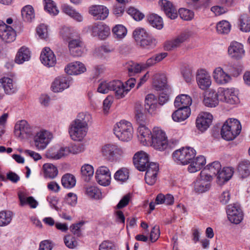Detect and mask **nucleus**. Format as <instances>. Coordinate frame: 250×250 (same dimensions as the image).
Returning a JSON list of instances; mask_svg holds the SVG:
<instances>
[{
	"mask_svg": "<svg viewBox=\"0 0 250 250\" xmlns=\"http://www.w3.org/2000/svg\"><path fill=\"white\" fill-rule=\"evenodd\" d=\"M221 169V165L218 161H215L208 165L201 172H205L208 175L217 176Z\"/></svg>",
	"mask_w": 250,
	"mask_h": 250,
	"instance_id": "obj_40",
	"label": "nucleus"
},
{
	"mask_svg": "<svg viewBox=\"0 0 250 250\" xmlns=\"http://www.w3.org/2000/svg\"><path fill=\"white\" fill-rule=\"evenodd\" d=\"M157 43L156 40L148 34L139 44L142 47L146 49H150L154 47Z\"/></svg>",
	"mask_w": 250,
	"mask_h": 250,
	"instance_id": "obj_51",
	"label": "nucleus"
},
{
	"mask_svg": "<svg viewBox=\"0 0 250 250\" xmlns=\"http://www.w3.org/2000/svg\"><path fill=\"white\" fill-rule=\"evenodd\" d=\"M146 166L145 175L146 182L148 185L152 186L156 181L159 166L157 164L153 162L148 163Z\"/></svg>",
	"mask_w": 250,
	"mask_h": 250,
	"instance_id": "obj_15",
	"label": "nucleus"
},
{
	"mask_svg": "<svg viewBox=\"0 0 250 250\" xmlns=\"http://www.w3.org/2000/svg\"><path fill=\"white\" fill-rule=\"evenodd\" d=\"M52 134L46 130L37 133L34 137V145L38 150L44 149L52 138Z\"/></svg>",
	"mask_w": 250,
	"mask_h": 250,
	"instance_id": "obj_10",
	"label": "nucleus"
},
{
	"mask_svg": "<svg viewBox=\"0 0 250 250\" xmlns=\"http://www.w3.org/2000/svg\"><path fill=\"white\" fill-rule=\"evenodd\" d=\"M219 100L218 92H216L213 90H210L205 96L203 103L206 106L214 107L218 104Z\"/></svg>",
	"mask_w": 250,
	"mask_h": 250,
	"instance_id": "obj_31",
	"label": "nucleus"
},
{
	"mask_svg": "<svg viewBox=\"0 0 250 250\" xmlns=\"http://www.w3.org/2000/svg\"><path fill=\"white\" fill-rule=\"evenodd\" d=\"M70 53L74 57H80L83 52V44L79 38L72 39L68 42Z\"/></svg>",
	"mask_w": 250,
	"mask_h": 250,
	"instance_id": "obj_21",
	"label": "nucleus"
},
{
	"mask_svg": "<svg viewBox=\"0 0 250 250\" xmlns=\"http://www.w3.org/2000/svg\"><path fill=\"white\" fill-rule=\"evenodd\" d=\"M192 100L188 95L181 94L178 96L174 101V105L176 107L189 108Z\"/></svg>",
	"mask_w": 250,
	"mask_h": 250,
	"instance_id": "obj_37",
	"label": "nucleus"
},
{
	"mask_svg": "<svg viewBox=\"0 0 250 250\" xmlns=\"http://www.w3.org/2000/svg\"><path fill=\"white\" fill-rule=\"evenodd\" d=\"M228 54L231 58L235 59L242 58L245 55L243 44L236 41L232 42L228 47Z\"/></svg>",
	"mask_w": 250,
	"mask_h": 250,
	"instance_id": "obj_19",
	"label": "nucleus"
},
{
	"mask_svg": "<svg viewBox=\"0 0 250 250\" xmlns=\"http://www.w3.org/2000/svg\"><path fill=\"white\" fill-rule=\"evenodd\" d=\"M195 155L196 151L193 148L188 147L175 151L173 153V157L175 161L187 165L195 157Z\"/></svg>",
	"mask_w": 250,
	"mask_h": 250,
	"instance_id": "obj_6",
	"label": "nucleus"
},
{
	"mask_svg": "<svg viewBox=\"0 0 250 250\" xmlns=\"http://www.w3.org/2000/svg\"><path fill=\"white\" fill-rule=\"evenodd\" d=\"M112 32L115 38L121 40L126 36L127 30L123 25L118 24L113 28Z\"/></svg>",
	"mask_w": 250,
	"mask_h": 250,
	"instance_id": "obj_50",
	"label": "nucleus"
},
{
	"mask_svg": "<svg viewBox=\"0 0 250 250\" xmlns=\"http://www.w3.org/2000/svg\"><path fill=\"white\" fill-rule=\"evenodd\" d=\"M167 142L165 132L159 127H154L150 145L156 149L163 150L167 147Z\"/></svg>",
	"mask_w": 250,
	"mask_h": 250,
	"instance_id": "obj_5",
	"label": "nucleus"
},
{
	"mask_svg": "<svg viewBox=\"0 0 250 250\" xmlns=\"http://www.w3.org/2000/svg\"><path fill=\"white\" fill-rule=\"evenodd\" d=\"M241 125L236 119L227 120L222 127L221 135L222 137L227 141L234 139L241 132Z\"/></svg>",
	"mask_w": 250,
	"mask_h": 250,
	"instance_id": "obj_2",
	"label": "nucleus"
},
{
	"mask_svg": "<svg viewBox=\"0 0 250 250\" xmlns=\"http://www.w3.org/2000/svg\"><path fill=\"white\" fill-rule=\"evenodd\" d=\"M81 173L84 176L90 177L94 174V168L92 166L85 164L81 167Z\"/></svg>",
	"mask_w": 250,
	"mask_h": 250,
	"instance_id": "obj_62",
	"label": "nucleus"
},
{
	"mask_svg": "<svg viewBox=\"0 0 250 250\" xmlns=\"http://www.w3.org/2000/svg\"><path fill=\"white\" fill-rule=\"evenodd\" d=\"M89 13L96 20H104L108 15V9L103 5H92L89 8Z\"/></svg>",
	"mask_w": 250,
	"mask_h": 250,
	"instance_id": "obj_22",
	"label": "nucleus"
},
{
	"mask_svg": "<svg viewBox=\"0 0 250 250\" xmlns=\"http://www.w3.org/2000/svg\"><path fill=\"white\" fill-rule=\"evenodd\" d=\"M227 213L229 220L234 224H239L243 218L240 206L238 204H230L227 206Z\"/></svg>",
	"mask_w": 250,
	"mask_h": 250,
	"instance_id": "obj_9",
	"label": "nucleus"
},
{
	"mask_svg": "<svg viewBox=\"0 0 250 250\" xmlns=\"http://www.w3.org/2000/svg\"><path fill=\"white\" fill-rule=\"evenodd\" d=\"M0 37L3 41L11 42L16 39V33L11 26L0 21Z\"/></svg>",
	"mask_w": 250,
	"mask_h": 250,
	"instance_id": "obj_14",
	"label": "nucleus"
},
{
	"mask_svg": "<svg viewBox=\"0 0 250 250\" xmlns=\"http://www.w3.org/2000/svg\"><path fill=\"white\" fill-rule=\"evenodd\" d=\"M188 37V35L186 33H183L175 39L167 41L165 44V49L170 51L175 49L180 46V44L184 42Z\"/></svg>",
	"mask_w": 250,
	"mask_h": 250,
	"instance_id": "obj_25",
	"label": "nucleus"
},
{
	"mask_svg": "<svg viewBox=\"0 0 250 250\" xmlns=\"http://www.w3.org/2000/svg\"><path fill=\"white\" fill-rule=\"evenodd\" d=\"M124 152V149L116 144L105 145L102 149L103 156L111 162L118 161L123 156Z\"/></svg>",
	"mask_w": 250,
	"mask_h": 250,
	"instance_id": "obj_4",
	"label": "nucleus"
},
{
	"mask_svg": "<svg viewBox=\"0 0 250 250\" xmlns=\"http://www.w3.org/2000/svg\"><path fill=\"white\" fill-rule=\"evenodd\" d=\"M13 213L9 210L0 212V226L8 225L11 221Z\"/></svg>",
	"mask_w": 250,
	"mask_h": 250,
	"instance_id": "obj_48",
	"label": "nucleus"
},
{
	"mask_svg": "<svg viewBox=\"0 0 250 250\" xmlns=\"http://www.w3.org/2000/svg\"><path fill=\"white\" fill-rule=\"evenodd\" d=\"M66 152L65 147H61L59 148L51 147L47 150L46 155L49 159L58 160L66 156Z\"/></svg>",
	"mask_w": 250,
	"mask_h": 250,
	"instance_id": "obj_33",
	"label": "nucleus"
},
{
	"mask_svg": "<svg viewBox=\"0 0 250 250\" xmlns=\"http://www.w3.org/2000/svg\"><path fill=\"white\" fill-rule=\"evenodd\" d=\"M91 120V115L88 113H80L77 118L73 122L87 127L88 123Z\"/></svg>",
	"mask_w": 250,
	"mask_h": 250,
	"instance_id": "obj_49",
	"label": "nucleus"
},
{
	"mask_svg": "<svg viewBox=\"0 0 250 250\" xmlns=\"http://www.w3.org/2000/svg\"><path fill=\"white\" fill-rule=\"evenodd\" d=\"M114 133L122 141H128L133 137V129L131 124L126 121L122 120L114 126Z\"/></svg>",
	"mask_w": 250,
	"mask_h": 250,
	"instance_id": "obj_3",
	"label": "nucleus"
},
{
	"mask_svg": "<svg viewBox=\"0 0 250 250\" xmlns=\"http://www.w3.org/2000/svg\"><path fill=\"white\" fill-rule=\"evenodd\" d=\"M40 59L42 62L48 67L53 66L56 62L55 56L49 47H45L41 53Z\"/></svg>",
	"mask_w": 250,
	"mask_h": 250,
	"instance_id": "obj_24",
	"label": "nucleus"
},
{
	"mask_svg": "<svg viewBox=\"0 0 250 250\" xmlns=\"http://www.w3.org/2000/svg\"><path fill=\"white\" fill-rule=\"evenodd\" d=\"M179 14L181 18L185 21H190L194 16L192 11L183 8L179 9Z\"/></svg>",
	"mask_w": 250,
	"mask_h": 250,
	"instance_id": "obj_58",
	"label": "nucleus"
},
{
	"mask_svg": "<svg viewBox=\"0 0 250 250\" xmlns=\"http://www.w3.org/2000/svg\"><path fill=\"white\" fill-rule=\"evenodd\" d=\"M149 163L148 155L144 151H139L133 157V163L135 167L140 171H145Z\"/></svg>",
	"mask_w": 250,
	"mask_h": 250,
	"instance_id": "obj_17",
	"label": "nucleus"
},
{
	"mask_svg": "<svg viewBox=\"0 0 250 250\" xmlns=\"http://www.w3.org/2000/svg\"><path fill=\"white\" fill-rule=\"evenodd\" d=\"M206 163V158L204 156L194 158L190 161L188 170L190 173H194L200 170Z\"/></svg>",
	"mask_w": 250,
	"mask_h": 250,
	"instance_id": "obj_29",
	"label": "nucleus"
},
{
	"mask_svg": "<svg viewBox=\"0 0 250 250\" xmlns=\"http://www.w3.org/2000/svg\"><path fill=\"white\" fill-rule=\"evenodd\" d=\"M21 12L22 17L25 21L30 22L35 18L34 10L31 5L25 6L22 8Z\"/></svg>",
	"mask_w": 250,
	"mask_h": 250,
	"instance_id": "obj_45",
	"label": "nucleus"
},
{
	"mask_svg": "<svg viewBox=\"0 0 250 250\" xmlns=\"http://www.w3.org/2000/svg\"><path fill=\"white\" fill-rule=\"evenodd\" d=\"M213 76L216 82L220 84H226L231 80V77L220 67L214 69Z\"/></svg>",
	"mask_w": 250,
	"mask_h": 250,
	"instance_id": "obj_30",
	"label": "nucleus"
},
{
	"mask_svg": "<svg viewBox=\"0 0 250 250\" xmlns=\"http://www.w3.org/2000/svg\"><path fill=\"white\" fill-rule=\"evenodd\" d=\"M18 196L21 206L28 205L31 208H35L38 206V202L32 196L26 197L24 193L21 192L18 193Z\"/></svg>",
	"mask_w": 250,
	"mask_h": 250,
	"instance_id": "obj_39",
	"label": "nucleus"
},
{
	"mask_svg": "<svg viewBox=\"0 0 250 250\" xmlns=\"http://www.w3.org/2000/svg\"><path fill=\"white\" fill-rule=\"evenodd\" d=\"M110 90L114 91L115 96L117 99H121L128 93L129 90L125 89L123 83L118 80L109 82H102L97 89L98 92L103 94L107 93Z\"/></svg>",
	"mask_w": 250,
	"mask_h": 250,
	"instance_id": "obj_1",
	"label": "nucleus"
},
{
	"mask_svg": "<svg viewBox=\"0 0 250 250\" xmlns=\"http://www.w3.org/2000/svg\"><path fill=\"white\" fill-rule=\"evenodd\" d=\"M181 72L187 83H190L193 80V71L190 68L184 67L182 69Z\"/></svg>",
	"mask_w": 250,
	"mask_h": 250,
	"instance_id": "obj_61",
	"label": "nucleus"
},
{
	"mask_svg": "<svg viewBox=\"0 0 250 250\" xmlns=\"http://www.w3.org/2000/svg\"><path fill=\"white\" fill-rule=\"evenodd\" d=\"M65 71L68 75H79L84 72L86 68L84 65L80 62H76L68 64L65 68Z\"/></svg>",
	"mask_w": 250,
	"mask_h": 250,
	"instance_id": "obj_28",
	"label": "nucleus"
},
{
	"mask_svg": "<svg viewBox=\"0 0 250 250\" xmlns=\"http://www.w3.org/2000/svg\"><path fill=\"white\" fill-rule=\"evenodd\" d=\"M135 118L139 126H146L148 122L146 115L141 111H137Z\"/></svg>",
	"mask_w": 250,
	"mask_h": 250,
	"instance_id": "obj_63",
	"label": "nucleus"
},
{
	"mask_svg": "<svg viewBox=\"0 0 250 250\" xmlns=\"http://www.w3.org/2000/svg\"><path fill=\"white\" fill-rule=\"evenodd\" d=\"M217 91L220 101L230 104H235L239 102L238 91L234 88L220 87Z\"/></svg>",
	"mask_w": 250,
	"mask_h": 250,
	"instance_id": "obj_8",
	"label": "nucleus"
},
{
	"mask_svg": "<svg viewBox=\"0 0 250 250\" xmlns=\"http://www.w3.org/2000/svg\"><path fill=\"white\" fill-rule=\"evenodd\" d=\"M233 170L230 167H224L219 172L217 176V182L219 184H222L229 181L232 177Z\"/></svg>",
	"mask_w": 250,
	"mask_h": 250,
	"instance_id": "obj_36",
	"label": "nucleus"
},
{
	"mask_svg": "<svg viewBox=\"0 0 250 250\" xmlns=\"http://www.w3.org/2000/svg\"><path fill=\"white\" fill-rule=\"evenodd\" d=\"M114 179L118 181L124 182L129 177V172L127 168H122L116 172L114 176Z\"/></svg>",
	"mask_w": 250,
	"mask_h": 250,
	"instance_id": "obj_52",
	"label": "nucleus"
},
{
	"mask_svg": "<svg viewBox=\"0 0 250 250\" xmlns=\"http://www.w3.org/2000/svg\"><path fill=\"white\" fill-rule=\"evenodd\" d=\"M148 34L145 29L141 28H136L133 33V37L138 44L146 38Z\"/></svg>",
	"mask_w": 250,
	"mask_h": 250,
	"instance_id": "obj_56",
	"label": "nucleus"
},
{
	"mask_svg": "<svg viewBox=\"0 0 250 250\" xmlns=\"http://www.w3.org/2000/svg\"><path fill=\"white\" fill-rule=\"evenodd\" d=\"M44 176L50 179H53L58 173L56 167L52 164H45L43 166Z\"/></svg>",
	"mask_w": 250,
	"mask_h": 250,
	"instance_id": "obj_43",
	"label": "nucleus"
},
{
	"mask_svg": "<svg viewBox=\"0 0 250 250\" xmlns=\"http://www.w3.org/2000/svg\"><path fill=\"white\" fill-rule=\"evenodd\" d=\"M167 78L163 74H157L154 76L153 85L157 90H163L167 86Z\"/></svg>",
	"mask_w": 250,
	"mask_h": 250,
	"instance_id": "obj_38",
	"label": "nucleus"
},
{
	"mask_svg": "<svg viewBox=\"0 0 250 250\" xmlns=\"http://www.w3.org/2000/svg\"><path fill=\"white\" fill-rule=\"evenodd\" d=\"M95 177L97 183L103 186H107L110 184L111 172L105 166L99 167L96 171Z\"/></svg>",
	"mask_w": 250,
	"mask_h": 250,
	"instance_id": "obj_12",
	"label": "nucleus"
},
{
	"mask_svg": "<svg viewBox=\"0 0 250 250\" xmlns=\"http://www.w3.org/2000/svg\"><path fill=\"white\" fill-rule=\"evenodd\" d=\"M91 31L93 36L98 37L101 40L105 39L110 33L109 27L101 22L93 25Z\"/></svg>",
	"mask_w": 250,
	"mask_h": 250,
	"instance_id": "obj_18",
	"label": "nucleus"
},
{
	"mask_svg": "<svg viewBox=\"0 0 250 250\" xmlns=\"http://www.w3.org/2000/svg\"><path fill=\"white\" fill-rule=\"evenodd\" d=\"M138 138L144 145L150 144V141H152V133L146 125L138 126Z\"/></svg>",
	"mask_w": 250,
	"mask_h": 250,
	"instance_id": "obj_27",
	"label": "nucleus"
},
{
	"mask_svg": "<svg viewBox=\"0 0 250 250\" xmlns=\"http://www.w3.org/2000/svg\"><path fill=\"white\" fill-rule=\"evenodd\" d=\"M44 9L49 14L53 15H56L59 13V10L52 0H44Z\"/></svg>",
	"mask_w": 250,
	"mask_h": 250,
	"instance_id": "obj_57",
	"label": "nucleus"
},
{
	"mask_svg": "<svg viewBox=\"0 0 250 250\" xmlns=\"http://www.w3.org/2000/svg\"><path fill=\"white\" fill-rule=\"evenodd\" d=\"M62 186L66 188H73L76 183L75 176L70 173H66L62 176L61 179Z\"/></svg>",
	"mask_w": 250,
	"mask_h": 250,
	"instance_id": "obj_42",
	"label": "nucleus"
},
{
	"mask_svg": "<svg viewBox=\"0 0 250 250\" xmlns=\"http://www.w3.org/2000/svg\"><path fill=\"white\" fill-rule=\"evenodd\" d=\"M213 119L212 115L208 112L199 114L196 120V126L201 131L206 130L210 125Z\"/></svg>",
	"mask_w": 250,
	"mask_h": 250,
	"instance_id": "obj_16",
	"label": "nucleus"
},
{
	"mask_svg": "<svg viewBox=\"0 0 250 250\" xmlns=\"http://www.w3.org/2000/svg\"><path fill=\"white\" fill-rule=\"evenodd\" d=\"M30 57L31 52L29 48L23 46L18 50L15 61L17 63L22 64L24 62L29 61Z\"/></svg>",
	"mask_w": 250,
	"mask_h": 250,
	"instance_id": "obj_35",
	"label": "nucleus"
},
{
	"mask_svg": "<svg viewBox=\"0 0 250 250\" xmlns=\"http://www.w3.org/2000/svg\"><path fill=\"white\" fill-rule=\"evenodd\" d=\"M99 250H115V247L113 243L104 241L100 244Z\"/></svg>",
	"mask_w": 250,
	"mask_h": 250,
	"instance_id": "obj_64",
	"label": "nucleus"
},
{
	"mask_svg": "<svg viewBox=\"0 0 250 250\" xmlns=\"http://www.w3.org/2000/svg\"><path fill=\"white\" fill-rule=\"evenodd\" d=\"M87 127L73 122L69 127V134L72 140L81 141L86 135Z\"/></svg>",
	"mask_w": 250,
	"mask_h": 250,
	"instance_id": "obj_11",
	"label": "nucleus"
},
{
	"mask_svg": "<svg viewBox=\"0 0 250 250\" xmlns=\"http://www.w3.org/2000/svg\"><path fill=\"white\" fill-rule=\"evenodd\" d=\"M125 68L127 69L129 75L131 76L140 72L143 67L137 63L130 62L126 64Z\"/></svg>",
	"mask_w": 250,
	"mask_h": 250,
	"instance_id": "obj_54",
	"label": "nucleus"
},
{
	"mask_svg": "<svg viewBox=\"0 0 250 250\" xmlns=\"http://www.w3.org/2000/svg\"><path fill=\"white\" fill-rule=\"evenodd\" d=\"M240 29L245 32H250V17L247 14L241 15L239 19Z\"/></svg>",
	"mask_w": 250,
	"mask_h": 250,
	"instance_id": "obj_44",
	"label": "nucleus"
},
{
	"mask_svg": "<svg viewBox=\"0 0 250 250\" xmlns=\"http://www.w3.org/2000/svg\"><path fill=\"white\" fill-rule=\"evenodd\" d=\"M86 193L90 198L95 199H100L102 198V192L100 189L96 187L90 186L87 188Z\"/></svg>",
	"mask_w": 250,
	"mask_h": 250,
	"instance_id": "obj_55",
	"label": "nucleus"
},
{
	"mask_svg": "<svg viewBox=\"0 0 250 250\" xmlns=\"http://www.w3.org/2000/svg\"><path fill=\"white\" fill-rule=\"evenodd\" d=\"M172 114L173 120L176 122H181L186 120L190 114V108L178 107Z\"/></svg>",
	"mask_w": 250,
	"mask_h": 250,
	"instance_id": "obj_32",
	"label": "nucleus"
},
{
	"mask_svg": "<svg viewBox=\"0 0 250 250\" xmlns=\"http://www.w3.org/2000/svg\"><path fill=\"white\" fill-rule=\"evenodd\" d=\"M196 81L198 86L202 90L208 89L211 83L210 75L203 69L198 71L196 75Z\"/></svg>",
	"mask_w": 250,
	"mask_h": 250,
	"instance_id": "obj_20",
	"label": "nucleus"
},
{
	"mask_svg": "<svg viewBox=\"0 0 250 250\" xmlns=\"http://www.w3.org/2000/svg\"><path fill=\"white\" fill-rule=\"evenodd\" d=\"M238 172L243 178L248 176L250 174V163L248 161L241 162L238 167Z\"/></svg>",
	"mask_w": 250,
	"mask_h": 250,
	"instance_id": "obj_47",
	"label": "nucleus"
},
{
	"mask_svg": "<svg viewBox=\"0 0 250 250\" xmlns=\"http://www.w3.org/2000/svg\"><path fill=\"white\" fill-rule=\"evenodd\" d=\"M30 131L29 125L25 120L19 121L15 125V135L20 139H23L25 135L29 134Z\"/></svg>",
	"mask_w": 250,
	"mask_h": 250,
	"instance_id": "obj_23",
	"label": "nucleus"
},
{
	"mask_svg": "<svg viewBox=\"0 0 250 250\" xmlns=\"http://www.w3.org/2000/svg\"><path fill=\"white\" fill-rule=\"evenodd\" d=\"M159 3L162 9L168 18L171 19H175L177 17V9L170 1L167 0H161Z\"/></svg>",
	"mask_w": 250,
	"mask_h": 250,
	"instance_id": "obj_26",
	"label": "nucleus"
},
{
	"mask_svg": "<svg viewBox=\"0 0 250 250\" xmlns=\"http://www.w3.org/2000/svg\"><path fill=\"white\" fill-rule=\"evenodd\" d=\"M62 9L64 13L69 16L77 21L81 22L83 21V17L82 15L70 6L67 4H64L62 6Z\"/></svg>",
	"mask_w": 250,
	"mask_h": 250,
	"instance_id": "obj_41",
	"label": "nucleus"
},
{
	"mask_svg": "<svg viewBox=\"0 0 250 250\" xmlns=\"http://www.w3.org/2000/svg\"><path fill=\"white\" fill-rule=\"evenodd\" d=\"M231 25L227 21H222L216 25V30L219 34H228L230 32Z\"/></svg>",
	"mask_w": 250,
	"mask_h": 250,
	"instance_id": "obj_53",
	"label": "nucleus"
},
{
	"mask_svg": "<svg viewBox=\"0 0 250 250\" xmlns=\"http://www.w3.org/2000/svg\"><path fill=\"white\" fill-rule=\"evenodd\" d=\"M65 149L66 155L68 156L70 154H76L83 152L84 150V147L81 144L74 145L70 146H66Z\"/></svg>",
	"mask_w": 250,
	"mask_h": 250,
	"instance_id": "obj_59",
	"label": "nucleus"
},
{
	"mask_svg": "<svg viewBox=\"0 0 250 250\" xmlns=\"http://www.w3.org/2000/svg\"><path fill=\"white\" fill-rule=\"evenodd\" d=\"M0 87L4 89V92L7 94H13L17 90L13 80L8 77H3L0 79Z\"/></svg>",
	"mask_w": 250,
	"mask_h": 250,
	"instance_id": "obj_34",
	"label": "nucleus"
},
{
	"mask_svg": "<svg viewBox=\"0 0 250 250\" xmlns=\"http://www.w3.org/2000/svg\"><path fill=\"white\" fill-rule=\"evenodd\" d=\"M71 81V77L68 76L58 77L52 83L51 89L54 92H61L69 87Z\"/></svg>",
	"mask_w": 250,
	"mask_h": 250,
	"instance_id": "obj_13",
	"label": "nucleus"
},
{
	"mask_svg": "<svg viewBox=\"0 0 250 250\" xmlns=\"http://www.w3.org/2000/svg\"><path fill=\"white\" fill-rule=\"evenodd\" d=\"M149 24L154 28L161 29L163 27V21L162 19L158 15L154 14L150 15L147 17Z\"/></svg>",
	"mask_w": 250,
	"mask_h": 250,
	"instance_id": "obj_46",
	"label": "nucleus"
},
{
	"mask_svg": "<svg viewBox=\"0 0 250 250\" xmlns=\"http://www.w3.org/2000/svg\"><path fill=\"white\" fill-rule=\"evenodd\" d=\"M127 13L137 21H141L144 17V14L134 7L129 8L127 10Z\"/></svg>",
	"mask_w": 250,
	"mask_h": 250,
	"instance_id": "obj_60",
	"label": "nucleus"
},
{
	"mask_svg": "<svg viewBox=\"0 0 250 250\" xmlns=\"http://www.w3.org/2000/svg\"><path fill=\"white\" fill-rule=\"evenodd\" d=\"M211 175L201 172L200 176L194 182V189L196 193H202L209 190L211 188Z\"/></svg>",
	"mask_w": 250,
	"mask_h": 250,
	"instance_id": "obj_7",
	"label": "nucleus"
}]
</instances>
